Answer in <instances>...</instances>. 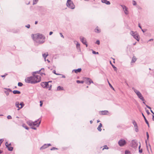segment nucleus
I'll return each mask as SVG.
<instances>
[{
  "mask_svg": "<svg viewBox=\"0 0 154 154\" xmlns=\"http://www.w3.org/2000/svg\"><path fill=\"white\" fill-rule=\"evenodd\" d=\"M62 75V77L63 78H65V76L63 75Z\"/></svg>",
  "mask_w": 154,
  "mask_h": 154,
  "instance_id": "64",
  "label": "nucleus"
},
{
  "mask_svg": "<svg viewBox=\"0 0 154 154\" xmlns=\"http://www.w3.org/2000/svg\"><path fill=\"white\" fill-rule=\"evenodd\" d=\"M109 149V148L107 146V145H105L104 146L103 148V150L104 149Z\"/></svg>",
  "mask_w": 154,
  "mask_h": 154,
  "instance_id": "36",
  "label": "nucleus"
},
{
  "mask_svg": "<svg viewBox=\"0 0 154 154\" xmlns=\"http://www.w3.org/2000/svg\"><path fill=\"white\" fill-rule=\"evenodd\" d=\"M125 154H130V153L129 151L126 150L125 151Z\"/></svg>",
  "mask_w": 154,
  "mask_h": 154,
  "instance_id": "43",
  "label": "nucleus"
},
{
  "mask_svg": "<svg viewBox=\"0 0 154 154\" xmlns=\"http://www.w3.org/2000/svg\"><path fill=\"white\" fill-rule=\"evenodd\" d=\"M41 119L39 118L34 122L29 121L27 122V123L31 127L32 126H36L37 127H38L41 123Z\"/></svg>",
  "mask_w": 154,
  "mask_h": 154,
  "instance_id": "2",
  "label": "nucleus"
},
{
  "mask_svg": "<svg viewBox=\"0 0 154 154\" xmlns=\"http://www.w3.org/2000/svg\"><path fill=\"white\" fill-rule=\"evenodd\" d=\"M146 112L148 115H149L150 114V112H149V110H146Z\"/></svg>",
  "mask_w": 154,
  "mask_h": 154,
  "instance_id": "59",
  "label": "nucleus"
},
{
  "mask_svg": "<svg viewBox=\"0 0 154 154\" xmlns=\"http://www.w3.org/2000/svg\"><path fill=\"white\" fill-rule=\"evenodd\" d=\"M133 4L134 5H136L137 4V3L136 2L134 1H133Z\"/></svg>",
  "mask_w": 154,
  "mask_h": 154,
  "instance_id": "45",
  "label": "nucleus"
},
{
  "mask_svg": "<svg viewBox=\"0 0 154 154\" xmlns=\"http://www.w3.org/2000/svg\"><path fill=\"white\" fill-rule=\"evenodd\" d=\"M76 82L78 84H79V83L83 84L84 82V81H80V80H77Z\"/></svg>",
  "mask_w": 154,
  "mask_h": 154,
  "instance_id": "30",
  "label": "nucleus"
},
{
  "mask_svg": "<svg viewBox=\"0 0 154 154\" xmlns=\"http://www.w3.org/2000/svg\"><path fill=\"white\" fill-rule=\"evenodd\" d=\"M40 106H42V104H43V103L42 102V101H40Z\"/></svg>",
  "mask_w": 154,
  "mask_h": 154,
  "instance_id": "54",
  "label": "nucleus"
},
{
  "mask_svg": "<svg viewBox=\"0 0 154 154\" xmlns=\"http://www.w3.org/2000/svg\"><path fill=\"white\" fill-rule=\"evenodd\" d=\"M80 39L81 42L83 43V44L85 45L86 47H87L88 44H87V42L86 38L81 36L80 37Z\"/></svg>",
  "mask_w": 154,
  "mask_h": 154,
  "instance_id": "6",
  "label": "nucleus"
},
{
  "mask_svg": "<svg viewBox=\"0 0 154 154\" xmlns=\"http://www.w3.org/2000/svg\"><path fill=\"white\" fill-rule=\"evenodd\" d=\"M143 101V104H144L146 105V106L147 108H148V109H151V108L150 106H148V105H146V104L145 103V101Z\"/></svg>",
  "mask_w": 154,
  "mask_h": 154,
  "instance_id": "33",
  "label": "nucleus"
},
{
  "mask_svg": "<svg viewBox=\"0 0 154 154\" xmlns=\"http://www.w3.org/2000/svg\"><path fill=\"white\" fill-rule=\"evenodd\" d=\"M47 144V146H48H48H51V144L50 143H48V144Z\"/></svg>",
  "mask_w": 154,
  "mask_h": 154,
  "instance_id": "63",
  "label": "nucleus"
},
{
  "mask_svg": "<svg viewBox=\"0 0 154 154\" xmlns=\"http://www.w3.org/2000/svg\"><path fill=\"white\" fill-rule=\"evenodd\" d=\"M96 43L99 45L100 44V41L99 40H97L96 42Z\"/></svg>",
  "mask_w": 154,
  "mask_h": 154,
  "instance_id": "46",
  "label": "nucleus"
},
{
  "mask_svg": "<svg viewBox=\"0 0 154 154\" xmlns=\"http://www.w3.org/2000/svg\"><path fill=\"white\" fill-rule=\"evenodd\" d=\"M8 145H9V144L8 143V142H6V143H5V146H6L7 147H8V146H9Z\"/></svg>",
  "mask_w": 154,
  "mask_h": 154,
  "instance_id": "51",
  "label": "nucleus"
},
{
  "mask_svg": "<svg viewBox=\"0 0 154 154\" xmlns=\"http://www.w3.org/2000/svg\"><path fill=\"white\" fill-rule=\"evenodd\" d=\"M58 149L57 148H56V147H53L50 150H54L55 149Z\"/></svg>",
  "mask_w": 154,
  "mask_h": 154,
  "instance_id": "41",
  "label": "nucleus"
},
{
  "mask_svg": "<svg viewBox=\"0 0 154 154\" xmlns=\"http://www.w3.org/2000/svg\"><path fill=\"white\" fill-rule=\"evenodd\" d=\"M126 143V142L124 139H121L118 142V144L121 146H124Z\"/></svg>",
  "mask_w": 154,
  "mask_h": 154,
  "instance_id": "8",
  "label": "nucleus"
},
{
  "mask_svg": "<svg viewBox=\"0 0 154 154\" xmlns=\"http://www.w3.org/2000/svg\"><path fill=\"white\" fill-rule=\"evenodd\" d=\"M33 77L34 78V81H37L38 80L40 79V82L41 80V76L40 75H32Z\"/></svg>",
  "mask_w": 154,
  "mask_h": 154,
  "instance_id": "10",
  "label": "nucleus"
},
{
  "mask_svg": "<svg viewBox=\"0 0 154 154\" xmlns=\"http://www.w3.org/2000/svg\"><path fill=\"white\" fill-rule=\"evenodd\" d=\"M60 36L62 37L63 38H64V36H63V35H62V33H60Z\"/></svg>",
  "mask_w": 154,
  "mask_h": 154,
  "instance_id": "56",
  "label": "nucleus"
},
{
  "mask_svg": "<svg viewBox=\"0 0 154 154\" xmlns=\"http://www.w3.org/2000/svg\"><path fill=\"white\" fill-rule=\"evenodd\" d=\"M121 6L122 7L123 10H124L125 8H127L125 5H121Z\"/></svg>",
  "mask_w": 154,
  "mask_h": 154,
  "instance_id": "42",
  "label": "nucleus"
},
{
  "mask_svg": "<svg viewBox=\"0 0 154 154\" xmlns=\"http://www.w3.org/2000/svg\"><path fill=\"white\" fill-rule=\"evenodd\" d=\"M138 26H139V27L140 29H142V27H141V26H140V23H139V24H138Z\"/></svg>",
  "mask_w": 154,
  "mask_h": 154,
  "instance_id": "61",
  "label": "nucleus"
},
{
  "mask_svg": "<svg viewBox=\"0 0 154 154\" xmlns=\"http://www.w3.org/2000/svg\"><path fill=\"white\" fill-rule=\"evenodd\" d=\"M94 31L97 33H100V29H99L98 27L97 26L94 30Z\"/></svg>",
  "mask_w": 154,
  "mask_h": 154,
  "instance_id": "24",
  "label": "nucleus"
},
{
  "mask_svg": "<svg viewBox=\"0 0 154 154\" xmlns=\"http://www.w3.org/2000/svg\"><path fill=\"white\" fill-rule=\"evenodd\" d=\"M124 11L125 14H128V11L127 8H125L124 10Z\"/></svg>",
  "mask_w": 154,
  "mask_h": 154,
  "instance_id": "31",
  "label": "nucleus"
},
{
  "mask_svg": "<svg viewBox=\"0 0 154 154\" xmlns=\"http://www.w3.org/2000/svg\"><path fill=\"white\" fill-rule=\"evenodd\" d=\"M137 33L136 32H135L131 31L130 32V34L133 37L134 36L135 34H137Z\"/></svg>",
  "mask_w": 154,
  "mask_h": 154,
  "instance_id": "21",
  "label": "nucleus"
},
{
  "mask_svg": "<svg viewBox=\"0 0 154 154\" xmlns=\"http://www.w3.org/2000/svg\"><path fill=\"white\" fill-rule=\"evenodd\" d=\"M92 53L94 54H98L99 53L98 52H96L93 50L92 51Z\"/></svg>",
  "mask_w": 154,
  "mask_h": 154,
  "instance_id": "39",
  "label": "nucleus"
},
{
  "mask_svg": "<svg viewBox=\"0 0 154 154\" xmlns=\"http://www.w3.org/2000/svg\"><path fill=\"white\" fill-rule=\"evenodd\" d=\"M22 126L26 130H28L29 129V128L25 124H23Z\"/></svg>",
  "mask_w": 154,
  "mask_h": 154,
  "instance_id": "29",
  "label": "nucleus"
},
{
  "mask_svg": "<svg viewBox=\"0 0 154 154\" xmlns=\"http://www.w3.org/2000/svg\"><path fill=\"white\" fill-rule=\"evenodd\" d=\"M139 35L137 33V34H135V35H134V36H133V37L136 39L138 41H139Z\"/></svg>",
  "mask_w": 154,
  "mask_h": 154,
  "instance_id": "18",
  "label": "nucleus"
},
{
  "mask_svg": "<svg viewBox=\"0 0 154 154\" xmlns=\"http://www.w3.org/2000/svg\"><path fill=\"white\" fill-rule=\"evenodd\" d=\"M4 141V139H1L0 140V143H1L3 141Z\"/></svg>",
  "mask_w": 154,
  "mask_h": 154,
  "instance_id": "58",
  "label": "nucleus"
},
{
  "mask_svg": "<svg viewBox=\"0 0 154 154\" xmlns=\"http://www.w3.org/2000/svg\"><path fill=\"white\" fill-rule=\"evenodd\" d=\"M142 152V149H139V152L140 153H141Z\"/></svg>",
  "mask_w": 154,
  "mask_h": 154,
  "instance_id": "57",
  "label": "nucleus"
},
{
  "mask_svg": "<svg viewBox=\"0 0 154 154\" xmlns=\"http://www.w3.org/2000/svg\"><path fill=\"white\" fill-rule=\"evenodd\" d=\"M8 75L7 73H5L4 75H1L2 77H5V76Z\"/></svg>",
  "mask_w": 154,
  "mask_h": 154,
  "instance_id": "53",
  "label": "nucleus"
},
{
  "mask_svg": "<svg viewBox=\"0 0 154 154\" xmlns=\"http://www.w3.org/2000/svg\"><path fill=\"white\" fill-rule=\"evenodd\" d=\"M53 32H49V35H51L52 34H53Z\"/></svg>",
  "mask_w": 154,
  "mask_h": 154,
  "instance_id": "62",
  "label": "nucleus"
},
{
  "mask_svg": "<svg viewBox=\"0 0 154 154\" xmlns=\"http://www.w3.org/2000/svg\"><path fill=\"white\" fill-rule=\"evenodd\" d=\"M15 105L16 106L19 108H20L19 106H20V103L18 101H17L15 103Z\"/></svg>",
  "mask_w": 154,
  "mask_h": 154,
  "instance_id": "26",
  "label": "nucleus"
},
{
  "mask_svg": "<svg viewBox=\"0 0 154 154\" xmlns=\"http://www.w3.org/2000/svg\"><path fill=\"white\" fill-rule=\"evenodd\" d=\"M102 125L101 123H100V124L98 126V128H97V129L100 131H101L102 130V129H101V128L102 127Z\"/></svg>",
  "mask_w": 154,
  "mask_h": 154,
  "instance_id": "22",
  "label": "nucleus"
},
{
  "mask_svg": "<svg viewBox=\"0 0 154 154\" xmlns=\"http://www.w3.org/2000/svg\"><path fill=\"white\" fill-rule=\"evenodd\" d=\"M23 84L22 83L19 82L18 83V85L19 87H21L23 86Z\"/></svg>",
  "mask_w": 154,
  "mask_h": 154,
  "instance_id": "34",
  "label": "nucleus"
},
{
  "mask_svg": "<svg viewBox=\"0 0 154 154\" xmlns=\"http://www.w3.org/2000/svg\"><path fill=\"white\" fill-rule=\"evenodd\" d=\"M137 60V58L135 56H134L132 59V60L131 62V63H134L135 62V61Z\"/></svg>",
  "mask_w": 154,
  "mask_h": 154,
  "instance_id": "23",
  "label": "nucleus"
},
{
  "mask_svg": "<svg viewBox=\"0 0 154 154\" xmlns=\"http://www.w3.org/2000/svg\"><path fill=\"white\" fill-rule=\"evenodd\" d=\"M34 78L32 76H31L27 77L25 79V82L28 83H31V84H35L38 82H40V79L38 80L37 81H35L34 80Z\"/></svg>",
  "mask_w": 154,
  "mask_h": 154,
  "instance_id": "3",
  "label": "nucleus"
},
{
  "mask_svg": "<svg viewBox=\"0 0 154 154\" xmlns=\"http://www.w3.org/2000/svg\"><path fill=\"white\" fill-rule=\"evenodd\" d=\"M5 89H6V90H8V91H9L10 92H12V91L9 88H5Z\"/></svg>",
  "mask_w": 154,
  "mask_h": 154,
  "instance_id": "55",
  "label": "nucleus"
},
{
  "mask_svg": "<svg viewBox=\"0 0 154 154\" xmlns=\"http://www.w3.org/2000/svg\"><path fill=\"white\" fill-rule=\"evenodd\" d=\"M5 94H6V95L7 96H8L9 95V93L8 92V91H5Z\"/></svg>",
  "mask_w": 154,
  "mask_h": 154,
  "instance_id": "52",
  "label": "nucleus"
},
{
  "mask_svg": "<svg viewBox=\"0 0 154 154\" xmlns=\"http://www.w3.org/2000/svg\"><path fill=\"white\" fill-rule=\"evenodd\" d=\"M101 2L103 3H104L107 5H109L110 4V2L107 0H101Z\"/></svg>",
  "mask_w": 154,
  "mask_h": 154,
  "instance_id": "15",
  "label": "nucleus"
},
{
  "mask_svg": "<svg viewBox=\"0 0 154 154\" xmlns=\"http://www.w3.org/2000/svg\"><path fill=\"white\" fill-rule=\"evenodd\" d=\"M82 71V69L81 68H79L77 69H74L72 70V72H74L76 73L78 72H80Z\"/></svg>",
  "mask_w": 154,
  "mask_h": 154,
  "instance_id": "12",
  "label": "nucleus"
},
{
  "mask_svg": "<svg viewBox=\"0 0 154 154\" xmlns=\"http://www.w3.org/2000/svg\"><path fill=\"white\" fill-rule=\"evenodd\" d=\"M80 45L78 42L76 44V47L77 49L80 48Z\"/></svg>",
  "mask_w": 154,
  "mask_h": 154,
  "instance_id": "35",
  "label": "nucleus"
},
{
  "mask_svg": "<svg viewBox=\"0 0 154 154\" xmlns=\"http://www.w3.org/2000/svg\"><path fill=\"white\" fill-rule=\"evenodd\" d=\"M25 27H27L28 28H29L30 27V25L29 24H28L27 25H26L25 26Z\"/></svg>",
  "mask_w": 154,
  "mask_h": 154,
  "instance_id": "50",
  "label": "nucleus"
},
{
  "mask_svg": "<svg viewBox=\"0 0 154 154\" xmlns=\"http://www.w3.org/2000/svg\"><path fill=\"white\" fill-rule=\"evenodd\" d=\"M8 150L10 151H12L13 149V147L11 146H8L7 147Z\"/></svg>",
  "mask_w": 154,
  "mask_h": 154,
  "instance_id": "28",
  "label": "nucleus"
},
{
  "mask_svg": "<svg viewBox=\"0 0 154 154\" xmlns=\"http://www.w3.org/2000/svg\"><path fill=\"white\" fill-rule=\"evenodd\" d=\"M145 143H146V147H147V150H148V151H149L148 149V146H147V142L146 140H145Z\"/></svg>",
  "mask_w": 154,
  "mask_h": 154,
  "instance_id": "48",
  "label": "nucleus"
},
{
  "mask_svg": "<svg viewBox=\"0 0 154 154\" xmlns=\"http://www.w3.org/2000/svg\"><path fill=\"white\" fill-rule=\"evenodd\" d=\"M66 4L67 6L69 8L72 9L75 8V6L71 0H67Z\"/></svg>",
  "mask_w": 154,
  "mask_h": 154,
  "instance_id": "5",
  "label": "nucleus"
},
{
  "mask_svg": "<svg viewBox=\"0 0 154 154\" xmlns=\"http://www.w3.org/2000/svg\"><path fill=\"white\" fill-rule=\"evenodd\" d=\"M146 137H147V140H149V134L147 132H146Z\"/></svg>",
  "mask_w": 154,
  "mask_h": 154,
  "instance_id": "40",
  "label": "nucleus"
},
{
  "mask_svg": "<svg viewBox=\"0 0 154 154\" xmlns=\"http://www.w3.org/2000/svg\"><path fill=\"white\" fill-rule=\"evenodd\" d=\"M84 80L86 83L88 85H90L91 83H93V81L91 79L89 78H85Z\"/></svg>",
  "mask_w": 154,
  "mask_h": 154,
  "instance_id": "7",
  "label": "nucleus"
},
{
  "mask_svg": "<svg viewBox=\"0 0 154 154\" xmlns=\"http://www.w3.org/2000/svg\"><path fill=\"white\" fill-rule=\"evenodd\" d=\"M142 115L143 117V118L145 120V121L146 123L147 124L148 127H149V123L148 121L146 119L145 116H144V114H143V113H142Z\"/></svg>",
  "mask_w": 154,
  "mask_h": 154,
  "instance_id": "14",
  "label": "nucleus"
},
{
  "mask_svg": "<svg viewBox=\"0 0 154 154\" xmlns=\"http://www.w3.org/2000/svg\"><path fill=\"white\" fill-rule=\"evenodd\" d=\"M132 123L134 126L135 131L138 132V129L137 125L136 122L135 120H134L132 121Z\"/></svg>",
  "mask_w": 154,
  "mask_h": 154,
  "instance_id": "11",
  "label": "nucleus"
},
{
  "mask_svg": "<svg viewBox=\"0 0 154 154\" xmlns=\"http://www.w3.org/2000/svg\"><path fill=\"white\" fill-rule=\"evenodd\" d=\"M12 92L14 94H20L21 93L18 90H14L12 91Z\"/></svg>",
  "mask_w": 154,
  "mask_h": 154,
  "instance_id": "20",
  "label": "nucleus"
},
{
  "mask_svg": "<svg viewBox=\"0 0 154 154\" xmlns=\"http://www.w3.org/2000/svg\"><path fill=\"white\" fill-rule=\"evenodd\" d=\"M41 85L44 88H48L49 84H48V82H42Z\"/></svg>",
  "mask_w": 154,
  "mask_h": 154,
  "instance_id": "9",
  "label": "nucleus"
},
{
  "mask_svg": "<svg viewBox=\"0 0 154 154\" xmlns=\"http://www.w3.org/2000/svg\"><path fill=\"white\" fill-rule=\"evenodd\" d=\"M7 119H12L11 116L10 115H8L7 117Z\"/></svg>",
  "mask_w": 154,
  "mask_h": 154,
  "instance_id": "44",
  "label": "nucleus"
},
{
  "mask_svg": "<svg viewBox=\"0 0 154 154\" xmlns=\"http://www.w3.org/2000/svg\"><path fill=\"white\" fill-rule=\"evenodd\" d=\"M51 85H49L48 86V88H49L48 90H50L51 88Z\"/></svg>",
  "mask_w": 154,
  "mask_h": 154,
  "instance_id": "47",
  "label": "nucleus"
},
{
  "mask_svg": "<svg viewBox=\"0 0 154 154\" xmlns=\"http://www.w3.org/2000/svg\"><path fill=\"white\" fill-rule=\"evenodd\" d=\"M57 91H60L63 90V88L60 86H58L57 88Z\"/></svg>",
  "mask_w": 154,
  "mask_h": 154,
  "instance_id": "27",
  "label": "nucleus"
},
{
  "mask_svg": "<svg viewBox=\"0 0 154 154\" xmlns=\"http://www.w3.org/2000/svg\"><path fill=\"white\" fill-rule=\"evenodd\" d=\"M132 89L134 91L139 98L143 101H145L144 97L139 91L135 89L134 87L132 88Z\"/></svg>",
  "mask_w": 154,
  "mask_h": 154,
  "instance_id": "4",
  "label": "nucleus"
},
{
  "mask_svg": "<svg viewBox=\"0 0 154 154\" xmlns=\"http://www.w3.org/2000/svg\"><path fill=\"white\" fill-rule=\"evenodd\" d=\"M112 66L113 68L114 69V70L115 71H116L117 70V68L113 64H112Z\"/></svg>",
  "mask_w": 154,
  "mask_h": 154,
  "instance_id": "37",
  "label": "nucleus"
},
{
  "mask_svg": "<svg viewBox=\"0 0 154 154\" xmlns=\"http://www.w3.org/2000/svg\"><path fill=\"white\" fill-rule=\"evenodd\" d=\"M108 83H109V86L111 87V88H112V85L109 83V81H108Z\"/></svg>",
  "mask_w": 154,
  "mask_h": 154,
  "instance_id": "60",
  "label": "nucleus"
},
{
  "mask_svg": "<svg viewBox=\"0 0 154 154\" xmlns=\"http://www.w3.org/2000/svg\"><path fill=\"white\" fill-rule=\"evenodd\" d=\"M33 35V39L36 43L42 44L45 41L42 39L43 38V37L42 35L37 34Z\"/></svg>",
  "mask_w": 154,
  "mask_h": 154,
  "instance_id": "1",
  "label": "nucleus"
},
{
  "mask_svg": "<svg viewBox=\"0 0 154 154\" xmlns=\"http://www.w3.org/2000/svg\"><path fill=\"white\" fill-rule=\"evenodd\" d=\"M108 111L107 110L102 111L100 112V114L102 115H105L107 114Z\"/></svg>",
  "mask_w": 154,
  "mask_h": 154,
  "instance_id": "13",
  "label": "nucleus"
},
{
  "mask_svg": "<svg viewBox=\"0 0 154 154\" xmlns=\"http://www.w3.org/2000/svg\"><path fill=\"white\" fill-rule=\"evenodd\" d=\"M44 70V68H42L40 70H39L38 71H35V72H32V75H35V74H37V73H39L40 71H41V70Z\"/></svg>",
  "mask_w": 154,
  "mask_h": 154,
  "instance_id": "17",
  "label": "nucleus"
},
{
  "mask_svg": "<svg viewBox=\"0 0 154 154\" xmlns=\"http://www.w3.org/2000/svg\"><path fill=\"white\" fill-rule=\"evenodd\" d=\"M20 105L21 106L20 107V108H19L18 109V110H19L20 109L22 108L24 106V104L23 102H20Z\"/></svg>",
  "mask_w": 154,
  "mask_h": 154,
  "instance_id": "16",
  "label": "nucleus"
},
{
  "mask_svg": "<svg viewBox=\"0 0 154 154\" xmlns=\"http://www.w3.org/2000/svg\"><path fill=\"white\" fill-rule=\"evenodd\" d=\"M53 72L54 73V74L56 75H61V74H59V73H57L56 72V71L55 70H54L53 71Z\"/></svg>",
  "mask_w": 154,
  "mask_h": 154,
  "instance_id": "38",
  "label": "nucleus"
},
{
  "mask_svg": "<svg viewBox=\"0 0 154 154\" xmlns=\"http://www.w3.org/2000/svg\"><path fill=\"white\" fill-rule=\"evenodd\" d=\"M47 147L48 146H47V144H45L43 146L40 148V149L41 150H42Z\"/></svg>",
  "mask_w": 154,
  "mask_h": 154,
  "instance_id": "19",
  "label": "nucleus"
},
{
  "mask_svg": "<svg viewBox=\"0 0 154 154\" xmlns=\"http://www.w3.org/2000/svg\"><path fill=\"white\" fill-rule=\"evenodd\" d=\"M46 53L47 54H46V53H44L42 54V56L44 58V59H45L46 57L48 55V53L47 52Z\"/></svg>",
  "mask_w": 154,
  "mask_h": 154,
  "instance_id": "25",
  "label": "nucleus"
},
{
  "mask_svg": "<svg viewBox=\"0 0 154 154\" xmlns=\"http://www.w3.org/2000/svg\"><path fill=\"white\" fill-rule=\"evenodd\" d=\"M38 0H33V5L36 4L38 2Z\"/></svg>",
  "mask_w": 154,
  "mask_h": 154,
  "instance_id": "32",
  "label": "nucleus"
},
{
  "mask_svg": "<svg viewBox=\"0 0 154 154\" xmlns=\"http://www.w3.org/2000/svg\"><path fill=\"white\" fill-rule=\"evenodd\" d=\"M34 126H32V127H31V128L34 130H36V128L34 127Z\"/></svg>",
  "mask_w": 154,
  "mask_h": 154,
  "instance_id": "49",
  "label": "nucleus"
}]
</instances>
